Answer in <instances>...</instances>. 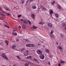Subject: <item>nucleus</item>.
Returning a JSON list of instances; mask_svg holds the SVG:
<instances>
[{"label":"nucleus","mask_w":66,"mask_h":66,"mask_svg":"<svg viewBox=\"0 0 66 66\" xmlns=\"http://www.w3.org/2000/svg\"><path fill=\"white\" fill-rule=\"evenodd\" d=\"M23 23H25V24H27L28 23V22L26 20H25V21H24Z\"/></svg>","instance_id":"nucleus-23"},{"label":"nucleus","mask_w":66,"mask_h":66,"mask_svg":"<svg viewBox=\"0 0 66 66\" xmlns=\"http://www.w3.org/2000/svg\"><path fill=\"white\" fill-rule=\"evenodd\" d=\"M0 15L3 16H4V14H3V13L1 12H0Z\"/></svg>","instance_id":"nucleus-25"},{"label":"nucleus","mask_w":66,"mask_h":66,"mask_svg":"<svg viewBox=\"0 0 66 66\" xmlns=\"http://www.w3.org/2000/svg\"><path fill=\"white\" fill-rule=\"evenodd\" d=\"M50 14H51V15L53 14V10H50Z\"/></svg>","instance_id":"nucleus-15"},{"label":"nucleus","mask_w":66,"mask_h":66,"mask_svg":"<svg viewBox=\"0 0 66 66\" xmlns=\"http://www.w3.org/2000/svg\"><path fill=\"white\" fill-rule=\"evenodd\" d=\"M12 49H15L16 48V45H13L11 46Z\"/></svg>","instance_id":"nucleus-14"},{"label":"nucleus","mask_w":66,"mask_h":66,"mask_svg":"<svg viewBox=\"0 0 66 66\" xmlns=\"http://www.w3.org/2000/svg\"><path fill=\"white\" fill-rule=\"evenodd\" d=\"M42 9H43V10H46V8H45V7L43 6H42Z\"/></svg>","instance_id":"nucleus-22"},{"label":"nucleus","mask_w":66,"mask_h":66,"mask_svg":"<svg viewBox=\"0 0 66 66\" xmlns=\"http://www.w3.org/2000/svg\"><path fill=\"white\" fill-rule=\"evenodd\" d=\"M5 27H6V28H8V29H10V27L9 26H7V25H4Z\"/></svg>","instance_id":"nucleus-26"},{"label":"nucleus","mask_w":66,"mask_h":66,"mask_svg":"<svg viewBox=\"0 0 66 66\" xmlns=\"http://www.w3.org/2000/svg\"><path fill=\"white\" fill-rule=\"evenodd\" d=\"M33 28L35 29H37V27H35V26H33Z\"/></svg>","instance_id":"nucleus-34"},{"label":"nucleus","mask_w":66,"mask_h":66,"mask_svg":"<svg viewBox=\"0 0 66 66\" xmlns=\"http://www.w3.org/2000/svg\"><path fill=\"white\" fill-rule=\"evenodd\" d=\"M35 46V45L33 44H30V47H34Z\"/></svg>","instance_id":"nucleus-16"},{"label":"nucleus","mask_w":66,"mask_h":66,"mask_svg":"<svg viewBox=\"0 0 66 66\" xmlns=\"http://www.w3.org/2000/svg\"><path fill=\"white\" fill-rule=\"evenodd\" d=\"M13 35H14V36H16V35H17V33L14 32L13 33Z\"/></svg>","instance_id":"nucleus-28"},{"label":"nucleus","mask_w":66,"mask_h":66,"mask_svg":"<svg viewBox=\"0 0 66 66\" xmlns=\"http://www.w3.org/2000/svg\"><path fill=\"white\" fill-rule=\"evenodd\" d=\"M6 15H7L8 16H10V14L9 13H6Z\"/></svg>","instance_id":"nucleus-38"},{"label":"nucleus","mask_w":66,"mask_h":66,"mask_svg":"<svg viewBox=\"0 0 66 66\" xmlns=\"http://www.w3.org/2000/svg\"><path fill=\"white\" fill-rule=\"evenodd\" d=\"M27 59H31L32 58V56L31 55H30L28 56H27Z\"/></svg>","instance_id":"nucleus-19"},{"label":"nucleus","mask_w":66,"mask_h":66,"mask_svg":"<svg viewBox=\"0 0 66 66\" xmlns=\"http://www.w3.org/2000/svg\"><path fill=\"white\" fill-rule=\"evenodd\" d=\"M19 29H21V26L20 25L19 26Z\"/></svg>","instance_id":"nucleus-40"},{"label":"nucleus","mask_w":66,"mask_h":66,"mask_svg":"<svg viewBox=\"0 0 66 66\" xmlns=\"http://www.w3.org/2000/svg\"><path fill=\"white\" fill-rule=\"evenodd\" d=\"M31 16L33 19H35V14H32Z\"/></svg>","instance_id":"nucleus-5"},{"label":"nucleus","mask_w":66,"mask_h":66,"mask_svg":"<svg viewBox=\"0 0 66 66\" xmlns=\"http://www.w3.org/2000/svg\"><path fill=\"white\" fill-rule=\"evenodd\" d=\"M30 64V62H28L27 63H25L24 66H29Z\"/></svg>","instance_id":"nucleus-8"},{"label":"nucleus","mask_w":66,"mask_h":66,"mask_svg":"<svg viewBox=\"0 0 66 66\" xmlns=\"http://www.w3.org/2000/svg\"><path fill=\"white\" fill-rule=\"evenodd\" d=\"M2 10V9H1V7H0V11H1Z\"/></svg>","instance_id":"nucleus-50"},{"label":"nucleus","mask_w":66,"mask_h":66,"mask_svg":"<svg viewBox=\"0 0 66 66\" xmlns=\"http://www.w3.org/2000/svg\"><path fill=\"white\" fill-rule=\"evenodd\" d=\"M61 26L63 27H65L66 26V24L65 23L63 22L62 23Z\"/></svg>","instance_id":"nucleus-9"},{"label":"nucleus","mask_w":66,"mask_h":66,"mask_svg":"<svg viewBox=\"0 0 66 66\" xmlns=\"http://www.w3.org/2000/svg\"><path fill=\"white\" fill-rule=\"evenodd\" d=\"M56 44H57V45H58V44H59V43H58L57 42L56 43Z\"/></svg>","instance_id":"nucleus-55"},{"label":"nucleus","mask_w":66,"mask_h":66,"mask_svg":"<svg viewBox=\"0 0 66 66\" xmlns=\"http://www.w3.org/2000/svg\"><path fill=\"white\" fill-rule=\"evenodd\" d=\"M23 54H24V56H25V55H26V54H25V53H23Z\"/></svg>","instance_id":"nucleus-49"},{"label":"nucleus","mask_w":66,"mask_h":66,"mask_svg":"<svg viewBox=\"0 0 66 66\" xmlns=\"http://www.w3.org/2000/svg\"><path fill=\"white\" fill-rule=\"evenodd\" d=\"M25 40L26 42H30V41L28 39H26Z\"/></svg>","instance_id":"nucleus-21"},{"label":"nucleus","mask_w":66,"mask_h":66,"mask_svg":"<svg viewBox=\"0 0 66 66\" xmlns=\"http://www.w3.org/2000/svg\"><path fill=\"white\" fill-rule=\"evenodd\" d=\"M58 66H61V64H60V63H59L58 64Z\"/></svg>","instance_id":"nucleus-43"},{"label":"nucleus","mask_w":66,"mask_h":66,"mask_svg":"<svg viewBox=\"0 0 66 66\" xmlns=\"http://www.w3.org/2000/svg\"><path fill=\"white\" fill-rule=\"evenodd\" d=\"M39 57L41 60H44L45 59V55L44 54H42L39 55Z\"/></svg>","instance_id":"nucleus-2"},{"label":"nucleus","mask_w":66,"mask_h":66,"mask_svg":"<svg viewBox=\"0 0 66 66\" xmlns=\"http://www.w3.org/2000/svg\"><path fill=\"white\" fill-rule=\"evenodd\" d=\"M61 64H63V63H65V62H64V61L61 60L60 61Z\"/></svg>","instance_id":"nucleus-30"},{"label":"nucleus","mask_w":66,"mask_h":66,"mask_svg":"<svg viewBox=\"0 0 66 66\" xmlns=\"http://www.w3.org/2000/svg\"><path fill=\"white\" fill-rule=\"evenodd\" d=\"M26 46L27 47H30V44H26Z\"/></svg>","instance_id":"nucleus-18"},{"label":"nucleus","mask_w":66,"mask_h":66,"mask_svg":"<svg viewBox=\"0 0 66 66\" xmlns=\"http://www.w3.org/2000/svg\"><path fill=\"white\" fill-rule=\"evenodd\" d=\"M21 15H19L18 16V17L19 18V17H21Z\"/></svg>","instance_id":"nucleus-39"},{"label":"nucleus","mask_w":66,"mask_h":66,"mask_svg":"<svg viewBox=\"0 0 66 66\" xmlns=\"http://www.w3.org/2000/svg\"><path fill=\"white\" fill-rule=\"evenodd\" d=\"M38 46H40V44H38Z\"/></svg>","instance_id":"nucleus-52"},{"label":"nucleus","mask_w":66,"mask_h":66,"mask_svg":"<svg viewBox=\"0 0 66 66\" xmlns=\"http://www.w3.org/2000/svg\"><path fill=\"white\" fill-rule=\"evenodd\" d=\"M28 0L26 2V3H28Z\"/></svg>","instance_id":"nucleus-56"},{"label":"nucleus","mask_w":66,"mask_h":66,"mask_svg":"<svg viewBox=\"0 0 66 66\" xmlns=\"http://www.w3.org/2000/svg\"><path fill=\"white\" fill-rule=\"evenodd\" d=\"M26 56H27V55H26Z\"/></svg>","instance_id":"nucleus-61"},{"label":"nucleus","mask_w":66,"mask_h":66,"mask_svg":"<svg viewBox=\"0 0 66 66\" xmlns=\"http://www.w3.org/2000/svg\"><path fill=\"white\" fill-rule=\"evenodd\" d=\"M14 31V32H15V31H16V30H13V32Z\"/></svg>","instance_id":"nucleus-58"},{"label":"nucleus","mask_w":66,"mask_h":66,"mask_svg":"<svg viewBox=\"0 0 66 66\" xmlns=\"http://www.w3.org/2000/svg\"><path fill=\"white\" fill-rule=\"evenodd\" d=\"M50 36L51 37H52V38H54V35H51Z\"/></svg>","instance_id":"nucleus-29"},{"label":"nucleus","mask_w":66,"mask_h":66,"mask_svg":"<svg viewBox=\"0 0 66 66\" xmlns=\"http://www.w3.org/2000/svg\"><path fill=\"white\" fill-rule=\"evenodd\" d=\"M17 41H18V42L19 41V39H17Z\"/></svg>","instance_id":"nucleus-53"},{"label":"nucleus","mask_w":66,"mask_h":66,"mask_svg":"<svg viewBox=\"0 0 66 66\" xmlns=\"http://www.w3.org/2000/svg\"><path fill=\"white\" fill-rule=\"evenodd\" d=\"M42 43H43V42H41Z\"/></svg>","instance_id":"nucleus-59"},{"label":"nucleus","mask_w":66,"mask_h":66,"mask_svg":"<svg viewBox=\"0 0 66 66\" xmlns=\"http://www.w3.org/2000/svg\"><path fill=\"white\" fill-rule=\"evenodd\" d=\"M52 5H54V4L55 3V1H53L52 3Z\"/></svg>","instance_id":"nucleus-36"},{"label":"nucleus","mask_w":66,"mask_h":66,"mask_svg":"<svg viewBox=\"0 0 66 66\" xmlns=\"http://www.w3.org/2000/svg\"><path fill=\"white\" fill-rule=\"evenodd\" d=\"M32 8L33 9H36V6L34 5H32Z\"/></svg>","instance_id":"nucleus-17"},{"label":"nucleus","mask_w":66,"mask_h":66,"mask_svg":"<svg viewBox=\"0 0 66 66\" xmlns=\"http://www.w3.org/2000/svg\"><path fill=\"white\" fill-rule=\"evenodd\" d=\"M53 32H54V31L53 30H51V32L50 33V34H52L53 33Z\"/></svg>","instance_id":"nucleus-33"},{"label":"nucleus","mask_w":66,"mask_h":66,"mask_svg":"<svg viewBox=\"0 0 66 66\" xmlns=\"http://www.w3.org/2000/svg\"><path fill=\"white\" fill-rule=\"evenodd\" d=\"M28 22L29 23V24H30V25H31V22H30V20H28Z\"/></svg>","instance_id":"nucleus-32"},{"label":"nucleus","mask_w":66,"mask_h":66,"mask_svg":"<svg viewBox=\"0 0 66 66\" xmlns=\"http://www.w3.org/2000/svg\"><path fill=\"white\" fill-rule=\"evenodd\" d=\"M47 25L48 26V27H51V28L52 27V24L51 23H48L47 24Z\"/></svg>","instance_id":"nucleus-4"},{"label":"nucleus","mask_w":66,"mask_h":66,"mask_svg":"<svg viewBox=\"0 0 66 66\" xmlns=\"http://www.w3.org/2000/svg\"><path fill=\"white\" fill-rule=\"evenodd\" d=\"M5 10L7 11H10V9L8 7H6L5 8Z\"/></svg>","instance_id":"nucleus-20"},{"label":"nucleus","mask_w":66,"mask_h":66,"mask_svg":"<svg viewBox=\"0 0 66 66\" xmlns=\"http://www.w3.org/2000/svg\"><path fill=\"white\" fill-rule=\"evenodd\" d=\"M16 56L18 59H20V57L18 55H16Z\"/></svg>","instance_id":"nucleus-35"},{"label":"nucleus","mask_w":66,"mask_h":66,"mask_svg":"<svg viewBox=\"0 0 66 66\" xmlns=\"http://www.w3.org/2000/svg\"><path fill=\"white\" fill-rule=\"evenodd\" d=\"M23 50H24V49H21V51H23Z\"/></svg>","instance_id":"nucleus-45"},{"label":"nucleus","mask_w":66,"mask_h":66,"mask_svg":"<svg viewBox=\"0 0 66 66\" xmlns=\"http://www.w3.org/2000/svg\"><path fill=\"white\" fill-rule=\"evenodd\" d=\"M33 1V0H29V1Z\"/></svg>","instance_id":"nucleus-54"},{"label":"nucleus","mask_w":66,"mask_h":66,"mask_svg":"<svg viewBox=\"0 0 66 66\" xmlns=\"http://www.w3.org/2000/svg\"><path fill=\"white\" fill-rule=\"evenodd\" d=\"M22 28L24 29H26V26L24 25L23 24L22 25Z\"/></svg>","instance_id":"nucleus-13"},{"label":"nucleus","mask_w":66,"mask_h":66,"mask_svg":"<svg viewBox=\"0 0 66 66\" xmlns=\"http://www.w3.org/2000/svg\"><path fill=\"white\" fill-rule=\"evenodd\" d=\"M58 48H59V49H61V50H62V48L60 46L58 47Z\"/></svg>","instance_id":"nucleus-27"},{"label":"nucleus","mask_w":66,"mask_h":66,"mask_svg":"<svg viewBox=\"0 0 66 66\" xmlns=\"http://www.w3.org/2000/svg\"><path fill=\"white\" fill-rule=\"evenodd\" d=\"M20 20V21H23V19H21Z\"/></svg>","instance_id":"nucleus-46"},{"label":"nucleus","mask_w":66,"mask_h":66,"mask_svg":"<svg viewBox=\"0 0 66 66\" xmlns=\"http://www.w3.org/2000/svg\"><path fill=\"white\" fill-rule=\"evenodd\" d=\"M57 7L58 9H60V10L62 9V7H61V6H60L59 4L57 5Z\"/></svg>","instance_id":"nucleus-7"},{"label":"nucleus","mask_w":66,"mask_h":66,"mask_svg":"<svg viewBox=\"0 0 66 66\" xmlns=\"http://www.w3.org/2000/svg\"><path fill=\"white\" fill-rule=\"evenodd\" d=\"M26 52H27V55H28V53L29 52V51L28 50H26Z\"/></svg>","instance_id":"nucleus-37"},{"label":"nucleus","mask_w":66,"mask_h":66,"mask_svg":"<svg viewBox=\"0 0 66 66\" xmlns=\"http://www.w3.org/2000/svg\"><path fill=\"white\" fill-rule=\"evenodd\" d=\"M13 66H17V65L16 64H14L13 65Z\"/></svg>","instance_id":"nucleus-44"},{"label":"nucleus","mask_w":66,"mask_h":66,"mask_svg":"<svg viewBox=\"0 0 66 66\" xmlns=\"http://www.w3.org/2000/svg\"><path fill=\"white\" fill-rule=\"evenodd\" d=\"M36 52L37 54H39V55H41L43 54V52L42 51L40 50H37L36 51Z\"/></svg>","instance_id":"nucleus-3"},{"label":"nucleus","mask_w":66,"mask_h":66,"mask_svg":"<svg viewBox=\"0 0 66 66\" xmlns=\"http://www.w3.org/2000/svg\"><path fill=\"white\" fill-rule=\"evenodd\" d=\"M4 19V17H2L1 16L0 17V19H1V20H2V19Z\"/></svg>","instance_id":"nucleus-31"},{"label":"nucleus","mask_w":66,"mask_h":66,"mask_svg":"<svg viewBox=\"0 0 66 66\" xmlns=\"http://www.w3.org/2000/svg\"><path fill=\"white\" fill-rule=\"evenodd\" d=\"M45 51L46 53H47L48 54L49 53V52H50V51L49 50V49L47 48L45 49Z\"/></svg>","instance_id":"nucleus-6"},{"label":"nucleus","mask_w":66,"mask_h":66,"mask_svg":"<svg viewBox=\"0 0 66 66\" xmlns=\"http://www.w3.org/2000/svg\"><path fill=\"white\" fill-rule=\"evenodd\" d=\"M1 50V49L0 48V51Z\"/></svg>","instance_id":"nucleus-60"},{"label":"nucleus","mask_w":66,"mask_h":66,"mask_svg":"<svg viewBox=\"0 0 66 66\" xmlns=\"http://www.w3.org/2000/svg\"><path fill=\"white\" fill-rule=\"evenodd\" d=\"M55 15L56 18H59V15L57 13H55Z\"/></svg>","instance_id":"nucleus-12"},{"label":"nucleus","mask_w":66,"mask_h":66,"mask_svg":"<svg viewBox=\"0 0 66 66\" xmlns=\"http://www.w3.org/2000/svg\"><path fill=\"white\" fill-rule=\"evenodd\" d=\"M64 30L66 31V26L64 28Z\"/></svg>","instance_id":"nucleus-48"},{"label":"nucleus","mask_w":66,"mask_h":66,"mask_svg":"<svg viewBox=\"0 0 66 66\" xmlns=\"http://www.w3.org/2000/svg\"><path fill=\"white\" fill-rule=\"evenodd\" d=\"M1 56L2 57H3L4 59L6 60H9V59L7 57V56L5 55L4 53H3L1 55Z\"/></svg>","instance_id":"nucleus-1"},{"label":"nucleus","mask_w":66,"mask_h":66,"mask_svg":"<svg viewBox=\"0 0 66 66\" xmlns=\"http://www.w3.org/2000/svg\"><path fill=\"white\" fill-rule=\"evenodd\" d=\"M2 12L3 13H5V12L4 11H3Z\"/></svg>","instance_id":"nucleus-51"},{"label":"nucleus","mask_w":66,"mask_h":66,"mask_svg":"<svg viewBox=\"0 0 66 66\" xmlns=\"http://www.w3.org/2000/svg\"><path fill=\"white\" fill-rule=\"evenodd\" d=\"M5 43H6L7 45H9V42L7 40H6L5 41Z\"/></svg>","instance_id":"nucleus-24"},{"label":"nucleus","mask_w":66,"mask_h":66,"mask_svg":"<svg viewBox=\"0 0 66 66\" xmlns=\"http://www.w3.org/2000/svg\"><path fill=\"white\" fill-rule=\"evenodd\" d=\"M33 60L34 61H36V62H37L38 63H39V61L38 60L36 59L35 58H34L33 59Z\"/></svg>","instance_id":"nucleus-11"},{"label":"nucleus","mask_w":66,"mask_h":66,"mask_svg":"<svg viewBox=\"0 0 66 66\" xmlns=\"http://www.w3.org/2000/svg\"><path fill=\"white\" fill-rule=\"evenodd\" d=\"M42 22H40L39 23V24H42Z\"/></svg>","instance_id":"nucleus-41"},{"label":"nucleus","mask_w":66,"mask_h":66,"mask_svg":"<svg viewBox=\"0 0 66 66\" xmlns=\"http://www.w3.org/2000/svg\"><path fill=\"white\" fill-rule=\"evenodd\" d=\"M60 37L61 38H63L64 37V35L63 33L60 34Z\"/></svg>","instance_id":"nucleus-10"},{"label":"nucleus","mask_w":66,"mask_h":66,"mask_svg":"<svg viewBox=\"0 0 66 66\" xmlns=\"http://www.w3.org/2000/svg\"><path fill=\"white\" fill-rule=\"evenodd\" d=\"M48 64L49 65H50V62H48Z\"/></svg>","instance_id":"nucleus-42"},{"label":"nucleus","mask_w":66,"mask_h":66,"mask_svg":"<svg viewBox=\"0 0 66 66\" xmlns=\"http://www.w3.org/2000/svg\"><path fill=\"white\" fill-rule=\"evenodd\" d=\"M25 1V0H21V1L22 2H23V1Z\"/></svg>","instance_id":"nucleus-47"},{"label":"nucleus","mask_w":66,"mask_h":66,"mask_svg":"<svg viewBox=\"0 0 66 66\" xmlns=\"http://www.w3.org/2000/svg\"><path fill=\"white\" fill-rule=\"evenodd\" d=\"M22 3V4L24 3V2H23Z\"/></svg>","instance_id":"nucleus-57"}]
</instances>
